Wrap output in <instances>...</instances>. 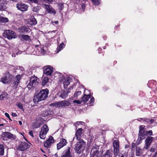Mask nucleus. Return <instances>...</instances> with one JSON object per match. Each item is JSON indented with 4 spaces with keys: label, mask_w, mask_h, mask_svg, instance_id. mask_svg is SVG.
Segmentation results:
<instances>
[{
    "label": "nucleus",
    "mask_w": 157,
    "mask_h": 157,
    "mask_svg": "<svg viewBox=\"0 0 157 157\" xmlns=\"http://www.w3.org/2000/svg\"><path fill=\"white\" fill-rule=\"evenodd\" d=\"M113 153L114 155L117 156L120 153L119 142L118 140H114L113 142Z\"/></svg>",
    "instance_id": "1a4fd4ad"
},
{
    "label": "nucleus",
    "mask_w": 157,
    "mask_h": 157,
    "mask_svg": "<svg viewBox=\"0 0 157 157\" xmlns=\"http://www.w3.org/2000/svg\"><path fill=\"white\" fill-rule=\"evenodd\" d=\"M134 154H132L131 157H134Z\"/></svg>",
    "instance_id": "338daca9"
},
{
    "label": "nucleus",
    "mask_w": 157,
    "mask_h": 157,
    "mask_svg": "<svg viewBox=\"0 0 157 157\" xmlns=\"http://www.w3.org/2000/svg\"><path fill=\"white\" fill-rule=\"evenodd\" d=\"M54 105L57 107H62V101L60 102H57L54 104Z\"/></svg>",
    "instance_id": "4c0bfd02"
},
{
    "label": "nucleus",
    "mask_w": 157,
    "mask_h": 157,
    "mask_svg": "<svg viewBox=\"0 0 157 157\" xmlns=\"http://www.w3.org/2000/svg\"><path fill=\"white\" fill-rule=\"evenodd\" d=\"M55 142V140L52 136H50L48 139L44 142V146L47 148H49L51 147L52 144Z\"/></svg>",
    "instance_id": "9b49d317"
},
{
    "label": "nucleus",
    "mask_w": 157,
    "mask_h": 157,
    "mask_svg": "<svg viewBox=\"0 0 157 157\" xmlns=\"http://www.w3.org/2000/svg\"><path fill=\"white\" fill-rule=\"evenodd\" d=\"M82 128H79L76 132L75 136L76 137V139L78 140L81 138V136L82 134Z\"/></svg>",
    "instance_id": "4be33fe9"
},
{
    "label": "nucleus",
    "mask_w": 157,
    "mask_h": 157,
    "mask_svg": "<svg viewBox=\"0 0 157 157\" xmlns=\"http://www.w3.org/2000/svg\"><path fill=\"white\" fill-rule=\"evenodd\" d=\"M81 93L82 92L81 91H77V92H75L74 95V98H77L78 96L81 94Z\"/></svg>",
    "instance_id": "c9c22d12"
},
{
    "label": "nucleus",
    "mask_w": 157,
    "mask_h": 157,
    "mask_svg": "<svg viewBox=\"0 0 157 157\" xmlns=\"http://www.w3.org/2000/svg\"><path fill=\"white\" fill-rule=\"evenodd\" d=\"M155 149L154 148H151L150 149V151L151 152H154L155 151Z\"/></svg>",
    "instance_id": "6e6d98bb"
},
{
    "label": "nucleus",
    "mask_w": 157,
    "mask_h": 157,
    "mask_svg": "<svg viewBox=\"0 0 157 157\" xmlns=\"http://www.w3.org/2000/svg\"><path fill=\"white\" fill-rule=\"evenodd\" d=\"M101 50H102V49L100 48H98V52L99 53H101Z\"/></svg>",
    "instance_id": "13d9d810"
},
{
    "label": "nucleus",
    "mask_w": 157,
    "mask_h": 157,
    "mask_svg": "<svg viewBox=\"0 0 157 157\" xmlns=\"http://www.w3.org/2000/svg\"><path fill=\"white\" fill-rule=\"evenodd\" d=\"M94 97H91V98L90 100V101H89V104H90L91 103H93L94 102Z\"/></svg>",
    "instance_id": "c03bdc74"
},
{
    "label": "nucleus",
    "mask_w": 157,
    "mask_h": 157,
    "mask_svg": "<svg viewBox=\"0 0 157 157\" xmlns=\"http://www.w3.org/2000/svg\"><path fill=\"white\" fill-rule=\"evenodd\" d=\"M22 76L20 74L17 75L15 78H14L13 84L15 88H17L18 85L19 84L20 80L22 78Z\"/></svg>",
    "instance_id": "dca6fc26"
},
{
    "label": "nucleus",
    "mask_w": 157,
    "mask_h": 157,
    "mask_svg": "<svg viewBox=\"0 0 157 157\" xmlns=\"http://www.w3.org/2000/svg\"><path fill=\"white\" fill-rule=\"evenodd\" d=\"M103 37H104V40H106V38H107V37H106V36H103Z\"/></svg>",
    "instance_id": "69168bd1"
},
{
    "label": "nucleus",
    "mask_w": 157,
    "mask_h": 157,
    "mask_svg": "<svg viewBox=\"0 0 157 157\" xmlns=\"http://www.w3.org/2000/svg\"><path fill=\"white\" fill-rule=\"evenodd\" d=\"M29 134L30 135V136H32V137H34V136H33V132L32 131H30L29 132Z\"/></svg>",
    "instance_id": "5fc2aeb1"
},
{
    "label": "nucleus",
    "mask_w": 157,
    "mask_h": 157,
    "mask_svg": "<svg viewBox=\"0 0 157 157\" xmlns=\"http://www.w3.org/2000/svg\"><path fill=\"white\" fill-rule=\"evenodd\" d=\"M19 124L21 125H22V123L21 122V121H19Z\"/></svg>",
    "instance_id": "0e129e2a"
},
{
    "label": "nucleus",
    "mask_w": 157,
    "mask_h": 157,
    "mask_svg": "<svg viewBox=\"0 0 157 157\" xmlns=\"http://www.w3.org/2000/svg\"><path fill=\"white\" fill-rule=\"evenodd\" d=\"M43 1L44 2L48 4L50 3L53 1V0H43Z\"/></svg>",
    "instance_id": "a18cd8bd"
},
{
    "label": "nucleus",
    "mask_w": 157,
    "mask_h": 157,
    "mask_svg": "<svg viewBox=\"0 0 157 157\" xmlns=\"http://www.w3.org/2000/svg\"><path fill=\"white\" fill-rule=\"evenodd\" d=\"M65 47L64 44L63 43H62L60 44L59 45V47H58V48H59L58 49V52L61 50V49Z\"/></svg>",
    "instance_id": "e433bc0d"
},
{
    "label": "nucleus",
    "mask_w": 157,
    "mask_h": 157,
    "mask_svg": "<svg viewBox=\"0 0 157 157\" xmlns=\"http://www.w3.org/2000/svg\"><path fill=\"white\" fill-rule=\"evenodd\" d=\"M41 52L42 54H45L46 52V51L44 50L43 47L41 48Z\"/></svg>",
    "instance_id": "49530a36"
},
{
    "label": "nucleus",
    "mask_w": 157,
    "mask_h": 157,
    "mask_svg": "<svg viewBox=\"0 0 157 157\" xmlns=\"http://www.w3.org/2000/svg\"><path fill=\"white\" fill-rule=\"evenodd\" d=\"M50 114H51V113L49 111L45 110L42 112L40 114V116L42 117H46Z\"/></svg>",
    "instance_id": "a878e982"
},
{
    "label": "nucleus",
    "mask_w": 157,
    "mask_h": 157,
    "mask_svg": "<svg viewBox=\"0 0 157 157\" xmlns=\"http://www.w3.org/2000/svg\"><path fill=\"white\" fill-rule=\"evenodd\" d=\"M74 103H75L77 104H80L81 103V101L78 100H75L74 101Z\"/></svg>",
    "instance_id": "de8ad7c7"
},
{
    "label": "nucleus",
    "mask_w": 157,
    "mask_h": 157,
    "mask_svg": "<svg viewBox=\"0 0 157 157\" xmlns=\"http://www.w3.org/2000/svg\"><path fill=\"white\" fill-rule=\"evenodd\" d=\"M16 7L18 10L24 12L27 10L28 6L25 4L20 3L17 4Z\"/></svg>",
    "instance_id": "2eb2a0df"
},
{
    "label": "nucleus",
    "mask_w": 157,
    "mask_h": 157,
    "mask_svg": "<svg viewBox=\"0 0 157 157\" xmlns=\"http://www.w3.org/2000/svg\"><path fill=\"white\" fill-rule=\"evenodd\" d=\"M49 81V78L48 77H45L42 80L41 85L42 86H45Z\"/></svg>",
    "instance_id": "cd10ccee"
},
{
    "label": "nucleus",
    "mask_w": 157,
    "mask_h": 157,
    "mask_svg": "<svg viewBox=\"0 0 157 157\" xmlns=\"http://www.w3.org/2000/svg\"><path fill=\"white\" fill-rule=\"evenodd\" d=\"M3 36L9 40H11L16 37V34L11 30H6L3 33Z\"/></svg>",
    "instance_id": "39448f33"
},
{
    "label": "nucleus",
    "mask_w": 157,
    "mask_h": 157,
    "mask_svg": "<svg viewBox=\"0 0 157 157\" xmlns=\"http://www.w3.org/2000/svg\"><path fill=\"white\" fill-rule=\"evenodd\" d=\"M12 115L13 117H17V116L16 113H12Z\"/></svg>",
    "instance_id": "4d7b16f0"
},
{
    "label": "nucleus",
    "mask_w": 157,
    "mask_h": 157,
    "mask_svg": "<svg viewBox=\"0 0 157 157\" xmlns=\"http://www.w3.org/2000/svg\"><path fill=\"white\" fill-rule=\"evenodd\" d=\"M9 20L7 18L0 16V23L7 22Z\"/></svg>",
    "instance_id": "bb28decb"
},
{
    "label": "nucleus",
    "mask_w": 157,
    "mask_h": 157,
    "mask_svg": "<svg viewBox=\"0 0 157 157\" xmlns=\"http://www.w3.org/2000/svg\"><path fill=\"white\" fill-rule=\"evenodd\" d=\"M91 1L95 5H98L100 3L98 0H91Z\"/></svg>",
    "instance_id": "a19ab883"
},
{
    "label": "nucleus",
    "mask_w": 157,
    "mask_h": 157,
    "mask_svg": "<svg viewBox=\"0 0 157 157\" xmlns=\"http://www.w3.org/2000/svg\"><path fill=\"white\" fill-rule=\"evenodd\" d=\"M85 4L84 3H82L81 5V7L82 9L83 10V11L85 10Z\"/></svg>",
    "instance_id": "09e8293b"
},
{
    "label": "nucleus",
    "mask_w": 157,
    "mask_h": 157,
    "mask_svg": "<svg viewBox=\"0 0 157 157\" xmlns=\"http://www.w3.org/2000/svg\"><path fill=\"white\" fill-rule=\"evenodd\" d=\"M5 115L6 117H7V118H8L10 120L12 121V120H11V119L10 118V117L9 114L8 113H5Z\"/></svg>",
    "instance_id": "3c124183"
},
{
    "label": "nucleus",
    "mask_w": 157,
    "mask_h": 157,
    "mask_svg": "<svg viewBox=\"0 0 157 157\" xmlns=\"http://www.w3.org/2000/svg\"><path fill=\"white\" fill-rule=\"evenodd\" d=\"M43 73L46 75L50 76L53 72V67L51 66L48 65L44 66L43 67Z\"/></svg>",
    "instance_id": "9d476101"
},
{
    "label": "nucleus",
    "mask_w": 157,
    "mask_h": 157,
    "mask_svg": "<svg viewBox=\"0 0 157 157\" xmlns=\"http://www.w3.org/2000/svg\"><path fill=\"white\" fill-rule=\"evenodd\" d=\"M29 75H31L33 73V72H32V71H30V72H29Z\"/></svg>",
    "instance_id": "680f3d73"
},
{
    "label": "nucleus",
    "mask_w": 157,
    "mask_h": 157,
    "mask_svg": "<svg viewBox=\"0 0 157 157\" xmlns=\"http://www.w3.org/2000/svg\"><path fill=\"white\" fill-rule=\"evenodd\" d=\"M29 29L28 27L25 26H21L18 28V31L22 34L27 33L29 32Z\"/></svg>",
    "instance_id": "f3484780"
},
{
    "label": "nucleus",
    "mask_w": 157,
    "mask_h": 157,
    "mask_svg": "<svg viewBox=\"0 0 157 157\" xmlns=\"http://www.w3.org/2000/svg\"><path fill=\"white\" fill-rule=\"evenodd\" d=\"M71 79V78H67L66 80H65L63 83V85L64 87L65 85L67 86L70 84V80Z\"/></svg>",
    "instance_id": "2f4dec72"
},
{
    "label": "nucleus",
    "mask_w": 157,
    "mask_h": 157,
    "mask_svg": "<svg viewBox=\"0 0 157 157\" xmlns=\"http://www.w3.org/2000/svg\"><path fill=\"white\" fill-rule=\"evenodd\" d=\"M33 128H37L40 126V124L36 122L34 123L33 125Z\"/></svg>",
    "instance_id": "79ce46f5"
},
{
    "label": "nucleus",
    "mask_w": 157,
    "mask_h": 157,
    "mask_svg": "<svg viewBox=\"0 0 157 157\" xmlns=\"http://www.w3.org/2000/svg\"><path fill=\"white\" fill-rule=\"evenodd\" d=\"M149 122H150L151 124H153V123L155 121L154 119H149Z\"/></svg>",
    "instance_id": "864d4df0"
},
{
    "label": "nucleus",
    "mask_w": 157,
    "mask_h": 157,
    "mask_svg": "<svg viewBox=\"0 0 157 157\" xmlns=\"http://www.w3.org/2000/svg\"><path fill=\"white\" fill-rule=\"evenodd\" d=\"M71 148L68 147L67 148L63 151L61 157H73L71 151Z\"/></svg>",
    "instance_id": "ddd939ff"
},
{
    "label": "nucleus",
    "mask_w": 157,
    "mask_h": 157,
    "mask_svg": "<svg viewBox=\"0 0 157 157\" xmlns=\"http://www.w3.org/2000/svg\"><path fill=\"white\" fill-rule=\"evenodd\" d=\"M16 105L20 109H21L22 111H24V109L23 108V105L20 102H17L16 104Z\"/></svg>",
    "instance_id": "f704fd0d"
},
{
    "label": "nucleus",
    "mask_w": 157,
    "mask_h": 157,
    "mask_svg": "<svg viewBox=\"0 0 157 157\" xmlns=\"http://www.w3.org/2000/svg\"><path fill=\"white\" fill-rule=\"evenodd\" d=\"M128 154L126 153L120 154L119 157H127Z\"/></svg>",
    "instance_id": "37998d69"
},
{
    "label": "nucleus",
    "mask_w": 157,
    "mask_h": 157,
    "mask_svg": "<svg viewBox=\"0 0 157 157\" xmlns=\"http://www.w3.org/2000/svg\"><path fill=\"white\" fill-rule=\"evenodd\" d=\"M67 143L66 139L62 138L60 139L59 143L57 144V149L59 150L66 145Z\"/></svg>",
    "instance_id": "4468645a"
},
{
    "label": "nucleus",
    "mask_w": 157,
    "mask_h": 157,
    "mask_svg": "<svg viewBox=\"0 0 157 157\" xmlns=\"http://www.w3.org/2000/svg\"><path fill=\"white\" fill-rule=\"evenodd\" d=\"M30 145L25 142L21 141L20 143L18 150L20 151H24L29 148Z\"/></svg>",
    "instance_id": "f8f14e48"
},
{
    "label": "nucleus",
    "mask_w": 157,
    "mask_h": 157,
    "mask_svg": "<svg viewBox=\"0 0 157 157\" xmlns=\"http://www.w3.org/2000/svg\"><path fill=\"white\" fill-rule=\"evenodd\" d=\"M99 154L98 150L96 148L93 147L90 152V157H101L100 156H98Z\"/></svg>",
    "instance_id": "a211bd4d"
},
{
    "label": "nucleus",
    "mask_w": 157,
    "mask_h": 157,
    "mask_svg": "<svg viewBox=\"0 0 157 157\" xmlns=\"http://www.w3.org/2000/svg\"><path fill=\"white\" fill-rule=\"evenodd\" d=\"M44 6L48 13L55 15L56 14L55 10L52 6L48 4H44Z\"/></svg>",
    "instance_id": "6ab92c4d"
},
{
    "label": "nucleus",
    "mask_w": 157,
    "mask_h": 157,
    "mask_svg": "<svg viewBox=\"0 0 157 157\" xmlns=\"http://www.w3.org/2000/svg\"><path fill=\"white\" fill-rule=\"evenodd\" d=\"M157 156V151H156L154 155H153L155 157H156Z\"/></svg>",
    "instance_id": "bf43d9fd"
},
{
    "label": "nucleus",
    "mask_w": 157,
    "mask_h": 157,
    "mask_svg": "<svg viewBox=\"0 0 157 157\" xmlns=\"http://www.w3.org/2000/svg\"><path fill=\"white\" fill-rule=\"evenodd\" d=\"M19 37L21 40H25L26 41L29 40L31 39L30 36L28 35H24L21 34L19 36Z\"/></svg>",
    "instance_id": "5701e85b"
},
{
    "label": "nucleus",
    "mask_w": 157,
    "mask_h": 157,
    "mask_svg": "<svg viewBox=\"0 0 157 157\" xmlns=\"http://www.w3.org/2000/svg\"><path fill=\"white\" fill-rule=\"evenodd\" d=\"M143 121H144L146 122L147 123H148L149 122V118H144V119H142Z\"/></svg>",
    "instance_id": "8fccbe9b"
},
{
    "label": "nucleus",
    "mask_w": 157,
    "mask_h": 157,
    "mask_svg": "<svg viewBox=\"0 0 157 157\" xmlns=\"http://www.w3.org/2000/svg\"><path fill=\"white\" fill-rule=\"evenodd\" d=\"M4 148L3 144H0V155L2 156L4 155Z\"/></svg>",
    "instance_id": "c85d7f7f"
},
{
    "label": "nucleus",
    "mask_w": 157,
    "mask_h": 157,
    "mask_svg": "<svg viewBox=\"0 0 157 157\" xmlns=\"http://www.w3.org/2000/svg\"><path fill=\"white\" fill-rule=\"evenodd\" d=\"M7 4L6 0H0V11L5 10L6 9V5Z\"/></svg>",
    "instance_id": "aec40b11"
},
{
    "label": "nucleus",
    "mask_w": 157,
    "mask_h": 157,
    "mask_svg": "<svg viewBox=\"0 0 157 157\" xmlns=\"http://www.w3.org/2000/svg\"><path fill=\"white\" fill-rule=\"evenodd\" d=\"M68 92H66L65 91L64 92H63V93H62L60 95V96L63 98L65 99L68 96Z\"/></svg>",
    "instance_id": "7c9ffc66"
},
{
    "label": "nucleus",
    "mask_w": 157,
    "mask_h": 157,
    "mask_svg": "<svg viewBox=\"0 0 157 157\" xmlns=\"http://www.w3.org/2000/svg\"><path fill=\"white\" fill-rule=\"evenodd\" d=\"M91 97V95L90 94L86 95L84 93V96L82 98L81 101L82 102L86 103L89 100Z\"/></svg>",
    "instance_id": "b1692460"
},
{
    "label": "nucleus",
    "mask_w": 157,
    "mask_h": 157,
    "mask_svg": "<svg viewBox=\"0 0 157 157\" xmlns=\"http://www.w3.org/2000/svg\"><path fill=\"white\" fill-rule=\"evenodd\" d=\"M49 90L47 88L42 89L34 96L33 102L36 103L46 99L48 97Z\"/></svg>",
    "instance_id": "f03ea898"
},
{
    "label": "nucleus",
    "mask_w": 157,
    "mask_h": 157,
    "mask_svg": "<svg viewBox=\"0 0 157 157\" xmlns=\"http://www.w3.org/2000/svg\"><path fill=\"white\" fill-rule=\"evenodd\" d=\"M40 9V7L39 6H36L34 7L33 8L32 10L33 12H36V13H38Z\"/></svg>",
    "instance_id": "72a5a7b5"
},
{
    "label": "nucleus",
    "mask_w": 157,
    "mask_h": 157,
    "mask_svg": "<svg viewBox=\"0 0 157 157\" xmlns=\"http://www.w3.org/2000/svg\"><path fill=\"white\" fill-rule=\"evenodd\" d=\"M117 63V61H114L113 62V64H116Z\"/></svg>",
    "instance_id": "e2e57ef3"
},
{
    "label": "nucleus",
    "mask_w": 157,
    "mask_h": 157,
    "mask_svg": "<svg viewBox=\"0 0 157 157\" xmlns=\"http://www.w3.org/2000/svg\"><path fill=\"white\" fill-rule=\"evenodd\" d=\"M30 3H34L37 4L39 2V0H28Z\"/></svg>",
    "instance_id": "ea45409f"
},
{
    "label": "nucleus",
    "mask_w": 157,
    "mask_h": 157,
    "mask_svg": "<svg viewBox=\"0 0 157 157\" xmlns=\"http://www.w3.org/2000/svg\"><path fill=\"white\" fill-rule=\"evenodd\" d=\"M49 129L48 125L44 124L42 127L40 131V137L42 139H44L46 138V135L48 132Z\"/></svg>",
    "instance_id": "6e6552de"
},
{
    "label": "nucleus",
    "mask_w": 157,
    "mask_h": 157,
    "mask_svg": "<svg viewBox=\"0 0 157 157\" xmlns=\"http://www.w3.org/2000/svg\"><path fill=\"white\" fill-rule=\"evenodd\" d=\"M8 95L7 93L5 92H4L0 95V100L6 98Z\"/></svg>",
    "instance_id": "c756f323"
},
{
    "label": "nucleus",
    "mask_w": 157,
    "mask_h": 157,
    "mask_svg": "<svg viewBox=\"0 0 157 157\" xmlns=\"http://www.w3.org/2000/svg\"><path fill=\"white\" fill-rule=\"evenodd\" d=\"M52 22L55 23L56 25L58 24L59 23L58 21H55L54 22L52 21Z\"/></svg>",
    "instance_id": "052dcab7"
},
{
    "label": "nucleus",
    "mask_w": 157,
    "mask_h": 157,
    "mask_svg": "<svg viewBox=\"0 0 157 157\" xmlns=\"http://www.w3.org/2000/svg\"><path fill=\"white\" fill-rule=\"evenodd\" d=\"M86 142L82 139L80 138L77 143L75 144V150L77 154H80L83 153L86 146Z\"/></svg>",
    "instance_id": "7ed1b4c3"
},
{
    "label": "nucleus",
    "mask_w": 157,
    "mask_h": 157,
    "mask_svg": "<svg viewBox=\"0 0 157 157\" xmlns=\"http://www.w3.org/2000/svg\"><path fill=\"white\" fill-rule=\"evenodd\" d=\"M142 150L140 148V147L138 146H136V156H140L141 154L142 153Z\"/></svg>",
    "instance_id": "393cba45"
},
{
    "label": "nucleus",
    "mask_w": 157,
    "mask_h": 157,
    "mask_svg": "<svg viewBox=\"0 0 157 157\" xmlns=\"http://www.w3.org/2000/svg\"><path fill=\"white\" fill-rule=\"evenodd\" d=\"M5 75V76L1 78V81L4 84L10 83L13 77V75L9 72L6 73Z\"/></svg>",
    "instance_id": "0eeeda50"
},
{
    "label": "nucleus",
    "mask_w": 157,
    "mask_h": 157,
    "mask_svg": "<svg viewBox=\"0 0 157 157\" xmlns=\"http://www.w3.org/2000/svg\"><path fill=\"white\" fill-rule=\"evenodd\" d=\"M40 150H41V151L42 152H44V153H45L44 152V150H43V149H40Z\"/></svg>",
    "instance_id": "774afa93"
},
{
    "label": "nucleus",
    "mask_w": 157,
    "mask_h": 157,
    "mask_svg": "<svg viewBox=\"0 0 157 157\" xmlns=\"http://www.w3.org/2000/svg\"><path fill=\"white\" fill-rule=\"evenodd\" d=\"M112 151L109 149L107 150L101 155V157H112Z\"/></svg>",
    "instance_id": "412c9836"
},
{
    "label": "nucleus",
    "mask_w": 157,
    "mask_h": 157,
    "mask_svg": "<svg viewBox=\"0 0 157 157\" xmlns=\"http://www.w3.org/2000/svg\"><path fill=\"white\" fill-rule=\"evenodd\" d=\"M29 82L27 86V87L29 89L32 87H34L37 85L38 82L39 78L35 75L29 77Z\"/></svg>",
    "instance_id": "423d86ee"
},
{
    "label": "nucleus",
    "mask_w": 157,
    "mask_h": 157,
    "mask_svg": "<svg viewBox=\"0 0 157 157\" xmlns=\"http://www.w3.org/2000/svg\"><path fill=\"white\" fill-rule=\"evenodd\" d=\"M16 138L17 136L9 132H3L1 135V139L5 141H7L8 140H14Z\"/></svg>",
    "instance_id": "20e7f679"
},
{
    "label": "nucleus",
    "mask_w": 157,
    "mask_h": 157,
    "mask_svg": "<svg viewBox=\"0 0 157 157\" xmlns=\"http://www.w3.org/2000/svg\"><path fill=\"white\" fill-rule=\"evenodd\" d=\"M62 107L67 106H69L71 103L67 101H62Z\"/></svg>",
    "instance_id": "473e14b6"
},
{
    "label": "nucleus",
    "mask_w": 157,
    "mask_h": 157,
    "mask_svg": "<svg viewBox=\"0 0 157 157\" xmlns=\"http://www.w3.org/2000/svg\"><path fill=\"white\" fill-rule=\"evenodd\" d=\"M145 126L144 125H141L139 127V131L138 134V139L136 141L137 145L140 144L142 141L144 139L146 136H147L145 140V146L144 148L147 149L153 141L154 138L151 136H153L152 130H145Z\"/></svg>",
    "instance_id": "f257e3e1"
},
{
    "label": "nucleus",
    "mask_w": 157,
    "mask_h": 157,
    "mask_svg": "<svg viewBox=\"0 0 157 157\" xmlns=\"http://www.w3.org/2000/svg\"><path fill=\"white\" fill-rule=\"evenodd\" d=\"M30 21L33 23V25H35L37 23V21L36 18L34 17L30 19Z\"/></svg>",
    "instance_id": "58836bf2"
},
{
    "label": "nucleus",
    "mask_w": 157,
    "mask_h": 157,
    "mask_svg": "<svg viewBox=\"0 0 157 157\" xmlns=\"http://www.w3.org/2000/svg\"><path fill=\"white\" fill-rule=\"evenodd\" d=\"M136 145V144L134 143H132L131 144V148L132 149L133 148H134Z\"/></svg>",
    "instance_id": "603ef678"
}]
</instances>
